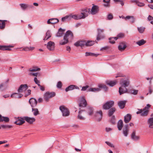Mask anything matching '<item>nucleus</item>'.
Wrapping results in <instances>:
<instances>
[{"instance_id":"nucleus-1","label":"nucleus","mask_w":153,"mask_h":153,"mask_svg":"<svg viewBox=\"0 0 153 153\" xmlns=\"http://www.w3.org/2000/svg\"><path fill=\"white\" fill-rule=\"evenodd\" d=\"M120 84L121 86L119 88V92L120 95L127 93L128 89L127 87L130 84L129 78L128 76L122 77L120 79Z\"/></svg>"},{"instance_id":"nucleus-2","label":"nucleus","mask_w":153,"mask_h":153,"mask_svg":"<svg viewBox=\"0 0 153 153\" xmlns=\"http://www.w3.org/2000/svg\"><path fill=\"white\" fill-rule=\"evenodd\" d=\"M73 37V33L70 30L67 31L64 37V39L59 42L60 45H64L68 42L69 40H71L72 39Z\"/></svg>"},{"instance_id":"nucleus-3","label":"nucleus","mask_w":153,"mask_h":153,"mask_svg":"<svg viewBox=\"0 0 153 153\" xmlns=\"http://www.w3.org/2000/svg\"><path fill=\"white\" fill-rule=\"evenodd\" d=\"M82 12L78 15H73L70 14L71 19L72 18L75 20H79L81 19H84L88 16V11L86 9H84L82 10Z\"/></svg>"},{"instance_id":"nucleus-4","label":"nucleus","mask_w":153,"mask_h":153,"mask_svg":"<svg viewBox=\"0 0 153 153\" xmlns=\"http://www.w3.org/2000/svg\"><path fill=\"white\" fill-rule=\"evenodd\" d=\"M150 105L149 104H147V106L145 107L143 110L142 109H139V111L136 112L137 114H140L142 116H147L148 112V108L150 107Z\"/></svg>"},{"instance_id":"nucleus-5","label":"nucleus","mask_w":153,"mask_h":153,"mask_svg":"<svg viewBox=\"0 0 153 153\" xmlns=\"http://www.w3.org/2000/svg\"><path fill=\"white\" fill-rule=\"evenodd\" d=\"M99 88H91L88 89V91H91L93 92H99L100 91V88H103L105 90L107 89V88L106 86L104 85L101 84L98 85Z\"/></svg>"},{"instance_id":"nucleus-6","label":"nucleus","mask_w":153,"mask_h":153,"mask_svg":"<svg viewBox=\"0 0 153 153\" xmlns=\"http://www.w3.org/2000/svg\"><path fill=\"white\" fill-rule=\"evenodd\" d=\"M93 6L90 10V9H88V11L92 15H94L97 14L99 10V8L98 6L95 5L94 4H92Z\"/></svg>"},{"instance_id":"nucleus-7","label":"nucleus","mask_w":153,"mask_h":153,"mask_svg":"<svg viewBox=\"0 0 153 153\" xmlns=\"http://www.w3.org/2000/svg\"><path fill=\"white\" fill-rule=\"evenodd\" d=\"M55 95L56 94L54 92H45L44 94V99L46 101L48 102L50 98L54 97Z\"/></svg>"},{"instance_id":"nucleus-8","label":"nucleus","mask_w":153,"mask_h":153,"mask_svg":"<svg viewBox=\"0 0 153 153\" xmlns=\"http://www.w3.org/2000/svg\"><path fill=\"white\" fill-rule=\"evenodd\" d=\"M114 102L113 101H107L103 105L102 108L105 110L109 109L114 105Z\"/></svg>"},{"instance_id":"nucleus-9","label":"nucleus","mask_w":153,"mask_h":153,"mask_svg":"<svg viewBox=\"0 0 153 153\" xmlns=\"http://www.w3.org/2000/svg\"><path fill=\"white\" fill-rule=\"evenodd\" d=\"M59 109L61 111L63 116H68L69 115L70 113L68 109L64 106H61Z\"/></svg>"},{"instance_id":"nucleus-10","label":"nucleus","mask_w":153,"mask_h":153,"mask_svg":"<svg viewBox=\"0 0 153 153\" xmlns=\"http://www.w3.org/2000/svg\"><path fill=\"white\" fill-rule=\"evenodd\" d=\"M85 111L83 110H79L78 112V114L77 116V119L80 120H84L85 119Z\"/></svg>"},{"instance_id":"nucleus-11","label":"nucleus","mask_w":153,"mask_h":153,"mask_svg":"<svg viewBox=\"0 0 153 153\" xmlns=\"http://www.w3.org/2000/svg\"><path fill=\"white\" fill-rule=\"evenodd\" d=\"M97 31L98 33L97 37V40L99 41L101 39L104 38V36L102 34V33L104 32V30L103 29H98Z\"/></svg>"},{"instance_id":"nucleus-12","label":"nucleus","mask_w":153,"mask_h":153,"mask_svg":"<svg viewBox=\"0 0 153 153\" xmlns=\"http://www.w3.org/2000/svg\"><path fill=\"white\" fill-rule=\"evenodd\" d=\"M87 105V102L83 97L80 98L79 106L81 107H85Z\"/></svg>"},{"instance_id":"nucleus-13","label":"nucleus","mask_w":153,"mask_h":153,"mask_svg":"<svg viewBox=\"0 0 153 153\" xmlns=\"http://www.w3.org/2000/svg\"><path fill=\"white\" fill-rule=\"evenodd\" d=\"M28 88L27 85V84H22L20 85L18 89V92L21 93L23 91H25Z\"/></svg>"},{"instance_id":"nucleus-14","label":"nucleus","mask_w":153,"mask_h":153,"mask_svg":"<svg viewBox=\"0 0 153 153\" xmlns=\"http://www.w3.org/2000/svg\"><path fill=\"white\" fill-rule=\"evenodd\" d=\"M47 48L50 51L53 50L54 49V43L52 41L48 42L47 45Z\"/></svg>"},{"instance_id":"nucleus-15","label":"nucleus","mask_w":153,"mask_h":153,"mask_svg":"<svg viewBox=\"0 0 153 153\" xmlns=\"http://www.w3.org/2000/svg\"><path fill=\"white\" fill-rule=\"evenodd\" d=\"M29 102L31 107H33L36 105L37 102L36 99L32 98L29 100Z\"/></svg>"},{"instance_id":"nucleus-16","label":"nucleus","mask_w":153,"mask_h":153,"mask_svg":"<svg viewBox=\"0 0 153 153\" xmlns=\"http://www.w3.org/2000/svg\"><path fill=\"white\" fill-rule=\"evenodd\" d=\"M59 22V20L56 18H51L48 20L47 23L48 24H56Z\"/></svg>"},{"instance_id":"nucleus-17","label":"nucleus","mask_w":153,"mask_h":153,"mask_svg":"<svg viewBox=\"0 0 153 153\" xmlns=\"http://www.w3.org/2000/svg\"><path fill=\"white\" fill-rule=\"evenodd\" d=\"M86 41H81L77 42L74 43V45L76 46H80L81 47L86 46Z\"/></svg>"},{"instance_id":"nucleus-18","label":"nucleus","mask_w":153,"mask_h":153,"mask_svg":"<svg viewBox=\"0 0 153 153\" xmlns=\"http://www.w3.org/2000/svg\"><path fill=\"white\" fill-rule=\"evenodd\" d=\"M24 120L30 124L32 123L35 121V119L34 117H24Z\"/></svg>"},{"instance_id":"nucleus-19","label":"nucleus","mask_w":153,"mask_h":153,"mask_svg":"<svg viewBox=\"0 0 153 153\" xmlns=\"http://www.w3.org/2000/svg\"><path fill=\"white\" fill-rule=\"evenodd\" d=\"M23 95L22 94L18 92V93H14L12 94L10 97L11 98H21Z\"/></svg>"},{"instance_id":"nucleus-20","label":"nucleus","mask_w":153,"mask_h":153,"mask_svg":"<svg viewBox=\"0 0 153 153\" xmlns=\"http://www.w3.org/2000/svg\"><path fill=\"white\" fill-rule=\"evenodd\" d=\"M96 117L98 121H100L102 117V111L101 110L97 111L96 114Z\"/></svg>"},{"instance_id":"nucleus-21","label":"nucleus","mask_w":153,"mask_h":153,"mask_svg":"<svg viewBox=\"0 0 153 153\" xmlns=\"http://www.w3.org/2000/svg\"><path fill=\"white\" fill-rule=\"evenodd\" d=\"M131 118V115L130 114H127L124 117V122L127 123L129 122Z\"/></svg>"},{"instance_id":"nucleus-22","label":"nucleus","mask_w":153,"mask_h":153,"mask_svg":"<svg viewBox=\"0 0 153 153\" xmlns=\"http://www.w3.org/2000/svg\"><path fill=\"white\" fill-rule=\"evenodd\" d=\"M129 130L128 125H125L123 129V133L125 137H127L128 134Z\"/></svg>"},{"instance_id":"nucleus-23","label":"nucleus","mask_w":153,"mask_h":153,"mask_svg":"<svg viewBox=\"0 0 153 153\" xmlns=\"http://www.w3.org/2000/svg\"><path fill=\"white\" fill-rule=\"evenodd\" d=\"M24 119L22 118L18 117L16 121L14 122V123L19 125H21L25 122Z\"/></svg>"},{"instance_id":"nucleus-24","label":"nucleus","mask_w":153,"mask_h":153,"mask_svg":"<svg viewBox=\"0 0 153 153\" xmlns=\"http://www.w3.org/2000/svg\"><path fill=\"white\" fill-rule=\"evenodd\" d=\"M126 45L125 43L122 42L120 44L118 47V49L120 51H123L126 48Z\"/></svg>"},{"instance_id":"nucleus-25","label":"nucleus","mask_w":153,"mask_h":153,"mask_svg":"<svg viewBox=\"0 0 153 153\" xmlns=\"http://www.w3.org/2000/svg\"><path fill=\"white\" fill-rule=\"evenodd\" d=\"M106 83L109 86L113 87L116 84L117 81L116 80L110 81L107 80L106 81Z\"/></svg>"},{"instance_id":"nucleus-26","label":"nucleus","mask_w":153,"mask_h":153,"mask_svg":"<svg viewBox=\"0 0 153 153\" xmlns=\"http://www.w3.org/2000/svg\"><path fill=\"white\" fill-rule=\"evenodd\" d=\"M131 138L133 140L135 141H137L138 140L140 139V137L138 136H136L135 135V131H134L132 133L131 136Z\"/></svg>"},{"instance_id":"nucleus-27","label":"nucleus","mask_w":153,"mask_h":153,"mask_svg":"<svg viewBox=\"0 0 153 153\" xmlns=\"http://www.w3.org/2000/svg\"><path fill=\"white\" fill-rule=\"evenodd\" d=\"M78 88V87H77L76 86L74 85H71L65 89V90L66 92H68L69 91L72 90L74 89H77Z\"/></svg>"},{"instance_id":"nucleus-28","label":"nucleus","mask_w":153,"mask_h":153,"mask_svg":"<svg viewBox=\"0 0 153 153\" xmlns=\"http://www.w3.org/2000/svg\"><path fill=\"white\" fill-rule=\"evenodd\" d=\"M65 30L62 29L61 28H60L58 30L56 36L58 37H61L63 34Z\"/></svg>"},{"instance_id":"nucleus-29","label":"nucleus","mask_w":153,"mask_h":153,"mask_svg":"<svg viewBox=\"0 0 153 153\" xmlns=\"http://www.w3.org/2000/svg\"><path fill=\"white\" fill-rule=\"evenodd\" d=\"M123 127V121L122 120H119L117 124V128L119 130H121Z\"/></svg>"},{"instance_id":"nucleus-30","label":"nucleus","mask_w":153,"mask_h":153,"mask_svg":"<svg viewBox=\"0 0 153 153\" xmlns=\"http://www.w3.org/2000/svg\"><path fill=\"white\" fill-rule=\"evenodd\" d=\"M126 101H120L118 102V105L120 108L122 109L125 107Z\"/></svg>"},{"instance_id":"nucleus-31","label":"nucleus","mask_w":153,"mask_h":153,"mask_svg":"<svg viewBox=\"0 0 153 153\" xmlns=\"http://www.w3.org/2000/svg\"><path fill=\"white\" fill-rule=\"evenodd\" d=\"M51 36V34L50 30H48L46 33V36L44 39V40H46Z\"/></svg>"},{"instance_id":"nucleus-32","label":"nucleus","mask_w":153,"mask_h":153,"mask_svg":"<svg viewBox=\"0 0 153 153\" xmlns=\"http://www.w3.org/2000/svg\"><path fill=\"white\" fill-rule=\"evenodd\" d=\"M71 20L70 14L65 16L64 17H62L61 19V20L63 22H64L66 20L70 21Z\"/></svg>"},{"instance_id":"nucleus-33","label":"nucleus","mask_w":153,"mask_h":153,"mask_svg":"<svg viewBox=\"0 0 153 153\" xmlns=\"http://www.w3.org/2000/svg\"><path fill=\"white\" fill-rule=\"evenodd\" d=\"M0 21L1 22H0V29H4L5 26V22L6 21V20H0Z\"/></svg>"},{"instance_id":"nucleus-34","label":"nucleus","mask_w":153,"mask_h":153,"mask_svg":"<svg viewBox=\"0 0 153 153\" xmlns=\"http://www.w3.org/2000/svg\"><path fill=\"white\" fill-rule=\"evenodd\" d=\"M146 42L143 39H141L136 42V43L138 45L140 46L146 43Z\"/></svg>"},{"instance_id":"nucleus-35","label":"nucleus","mask_w":153,"mask_h":153,"mask_svg":"<svg viewBox=\"0 0 153 153\" xmlns=\"http://www.w3.org/2000/svg\"><path fill=\"white\" fill-rule=\"evenodd\" d=\"M95 41L88 40L86 41V46H90L93 45L94 44Z\"/></svg>"},{"instance_id":"nucleus-36","label":"nucleus","mask_w":153,"mask_h":153,"mask_svg":"<svg viewBox=\"0 0 153 153\" xmlns=\"http://www.w3.org/2000/svg\"><path fill=\"white\" fill-rule=\"evenodd\" d=\"M110 0H103V2L105 3L103 6L105 7H108L110 6Z\"/></svg>"},{"instance_id":"nucleus-37","label":"nucleus","mask_w":153,"mask_h":153,"mask_svg":"<svg viewBox=\"0 0 153 153\" xmlns=\"http://www.w3.org/2000/svg\"><path fill=\"white\" fill-rule=\"evenodd\" d=\"M115 111L116 109L115 108H112L110 109L108 111V115L109 116H111L115 112Z\"/></svg>"},{"instance_id":"nucleus-38","label":"nucleus","mask_w":153,"mask_h":153,"mask_svg":"<svg viewBox=\"0 0 153 153\" xmlns=\"http://www.w3.org/2000/svg\"><path fill=\"white\" fill-rule=\"evenodd\" d=\"M32 112L34 116H37L39 114V111L37 108H32Z\"/></svg>"},{"instance_id":"nucleus-39","label":"nucleus","mask_w":153,"mask_h":153,"mask_svg":"<svg viewBox=\"0 0 153 153\" xmlns=\"http://www.w3.org/2000/svg\"><path fill=\"white\" fill-rule=\"evenodd\" d=\"M117 39V37H111L109 38V42L112 44L115 43L114 40H116Z\"/></svg>"},{"instance_id":"nucleus-40","label":"nucleus","mask_w":153,"mask_h":153,"mask_svg":"<svg viewBox=\"0 0 153 153\" xmlns=\"http://www.w3.org/2000/svg\"><path fill=\"white\" fill-rule=\"evenodd\" d=\"M87 111L89 115H92L93 114V108L92 107H89L88 108Z\"/></svg>"},{"instance_id":"nucleus-41","label":"nucleus","mask_w":153,"mask_h":153,"mask_svg":"<svg viewBox=\"0 0 153 153\" xmlns=\"http://www.w3.org/2000/svg\"><path fill=\"white\" fill-rule=\"evenodd\" d=\"M0 50L4 51L10 50V49L8 47L5 46L0 45Z\"/></svg>"},{"instance_id":"nucleus-42","label":"nucleus","mask_w":153,"mask_h":153,"mask_svg":"<svg viewBox=\"0 0 153 153\" xmlns=\"http://www.w3.org/2000/svg\"><path fill=\"white\" fill-rule=\"evenodd\" d=\"M40 69L36 67H34L33 68H30L29 71H36L40 70Z\"/></svg>"},{"instance_id":"nucleus-43","label":"nucleus","mask_w":153,"mask_h":153,"mask_svg":"<svg viewBox=\"0 0 153 153\" xmlns=\"http://www.w3.org/2000/svg\"><path fill=\"white\" fill-rule=\"evenodd\" d=\"M98 55L97 54H95L94 53H91V52H86L85 53L86 56H97Z\"/></svg>"},{"instance_id":"nucleus-44","label":"nucleus","mask_w":153,"mask_h":153,"mask_svg":"<svg viewBox=\"0 0 153 153\" xmlns=\"http://www.w3.org/2000/svg\"><path fill=\"white\" fill-rule=\"evenodd\" d=\"M132 19V23H134L135 22V19L133 16H126L125 17L126 20L127 19Z\"/></svg>"},{"instance_id":"nucleus-45","label":"nucleus","mask_w":153,"mask_h":153,"mask_svg":"<svg viewBox=\"0 0 153 153\" xmlns=\"http://www.w3.org/2000/svg\"><path fill=\"white\" fill-rule=\"evenodd\" d=\"M145 29V27H137L138 30L140 33H143L144 32Z\"/></svg>"},{"instance_id":"nucleus-46","label":"nucleus","mask_w":153,"mask_h":153,"mask_svg":"<svg viewBox=\"0 0 153 153\" xmlns=\"http://www.w3.org/2000/svg\"><path fill=\"white\" fill-rule=\"evenodd\" d=\"M130 93L133 95H136L137 94L138 90L135 89L131 90L130 91Z\"/></svg>"},{"instance_id":"nucleus-47","label":"nucleus","mask_w":153,"mask_h":153,"mask_svg":"<svg viewBox=\"0 0 153 153\" xmlns=\"http://www.w3.org/2000/svg\"><path fill=\"white\" fill-rule=\"evenodd\" d=\"M124 34L123 33H120L118 34L117 37V38L118 39H121L124 37Z\"/></svg>"},{"instance_id":"nucleus-48","label":"nucleus","mask_w":153,"mask_h":153,"mask_svg":"<svg viewBox=\"0 0 153 153\" xmlns=\"http://www.w3.org/2000/svg\"><path fill=\"white\" fill-rule=\"evenodd\" d=\"M110 122L112 124H114L115 123V117L114 116H112L110 120Z\"/></svg>"},{"instance_id":"nucleus-49","label":"nucleus","mask_w":153,"mask_h":153,"mask_svg":"<svg viewBox=\"0 0 153 153\" xmlns=\"http://www.w3.org/2000/svg\"><path fill=\"white\" fill-rule=\"evenodd\" d=\"M136 1V4L139 7H143L145 5L144 3L140 2L138 0Z\"/></svg>"},{"instance_id":"nucleus-50","label":"nucleus","mask_w":153,"mask_h":153,"mask_svg":"<svg viewBox=\"0 0 153 153\" xmlns=\"http://www.w3.org/2000/svg\"><path fill=\"white\" fill-rule=\"evenodd\" d=\"M1 122L4 121L6 122H8L9 121V119L7 117H2V120H1Z\"/></svg>"},{"instance_id":"nucleus-51","label":"nucleus","mask_w":153,"mask_h":153,"mask_svg":"<svg viewBox=\"0 0 153 153\" xmlns=\"http://www.w3.org/2000/svg\"><path fill=\"white\" fill-rule=\"evenodd\" d=\"M20 5L21 8L23 10H25L26 8L27 7V5L24 4H20Z\"/></svg>"},{"instance_id":"nucleus-52","label":"nucleus","mask_w":153,"mask_h":153,"mask_svg":"<svg viewBox=\"0 0 153 153\" xmlns=\"http://www.w3.org/2000/svg\"><path fill=\"white\" fill-rule=\"evenodd\" d=\"M105 143L107 145H108V146H110L111 147H113V148H114V146L113 145V144L109 142H108V141H106L105 142Z\"/></svg>"},{"instance_id":"nucleus-53","label":"nucleus","mask_w":153,"mask_h":153,"mask_svg":"<svg viewBox=\"0 0 153 153\" xmlns=\"http://www.w3.org/2000/svg\"><path fill=\"white\" fill-rule=\"evenodd\" d=\"M34 81L36 84H37L38 86V85H40L39 81L37 79L36 77H35L34 78Z\"/></svg>"},{"instance_id":"nucleus-54","label":"nucleus","mask_w":153,"mask_h":153,"mask_svg":"<svg viewBox=\"0 0 153 153\" xmlns=\"http://www.w3.org/2000/svg\"><path fill=\"white\" fill-rule=\"evenodd\" d=\"M113 129L111 128L106 127L105 128V131L107 132H109L111 131Z\"/></svg>"},{"instance_id":"nucleus-55","label":"nucleus","mask_w":153,"mask_h":153,"mask_svg":"<svg viewBox=\"0 0 153 153\" xmlns=\"http://www.w3.org/2000/svg\"><path fill=\"white\" fill-rule=\"evenodd\" d=\"M38 86L39 87L40 89L42 91H44L45 90V88L44 87L41 85H38Z\"/></svg>"},{"instance_id":"nucleus-56","label":"nucleus","mask_w":153,"mask_h":153,"mask_svg":"<svg viewBox=\"0 0 153 153\" xmlns=\"http://www.w3.org/2000/svg\"><path fill=\"white\" fill-rule=\"evenodd\" d=\"M148 122L149 124H153V117L149 118L148 120Z\"/></svg>"},{"instance_id":"nucleus-57","label":"nucleus","mask_w":153,"mask_h":153,"mask_svg":"<svg viewBox=\"0 0 153 153\" xmlns=\"http://www.w3.org/2000/svg\"><path fill=\"white\" fill-rule=\"evenodd\" d=\"M62 86V83L60 81L59 82L57 85V87L58 88H60Z\"/></svg>"},{"instance_id":"nucleus-58","label":"nucleus","mask_w":153,"mask_h":153,"mask_svg":"<svg viewBox=\"0 0 153 153\" xmlns=\"http://www.w3.org/2000/svg\"><path fill=\"white\" fill-rule=\"evenodd\" d=\"M88 87L89 86L88 85H86L85 86L82 87L81 90L82 91H85Z\"/></svg>"},{"instance_id":"nucleus-59","label":"nucleus","mask_w":153,"mask_h":153,"mask_svg":"<svg viewBox=\"0 0 153 153\" xmlns=\"http://www.w3.org/2000/svg\"><path fill=\"white\" fill-rule=\"evenodd\" d=\"M124 76L121 73H118L117 75L115 77L117 78L119 77H124Z\"/></svg>"},{"instance_id":"nucleus-60","label":"nucleus","mask_w":153,"mask_h":153,"mask_svg":"<svg viewBox=\"0 0 153 153\" xmlns=\"http://www.w3.org/2000/svg\"><path fill=\"white\" fill-rule=\"evenodd\" d=\"M22 50L26 51H30L29 47H27L24 48L22 49Z\"/></svg>"},{"instance_id":"nucleus-61","label":"nucleus","mask_w":153,"mask_h":153,"mask_svg":"<svg viewBox=\"0 0 153 153\" xmlns=\"http://www.w3.org/2000/svg\"><path fill=\"white\" fill-rule=\"evenodd\" d=\"M153 77H151L150 78H149V77L146 78V79L147 80H149V83L150 84H151L152 83V80L153 79Z\"/></svg>"},{"instance_id":"nucleus-62","label":"nucleus","mask_w":153,"mask_h":153,"mask_svg":"<svg viewBox=\"0 0 153 153\" xmlns=\"http://www.w3.org/2000/svg\"><path fill=\"white\" fill-rule=\"evenodd\" d=\"M113 18V15L111 14H109L108 16V19L109 20H111Z\"/></svg>"},{"instance_id":"nucleus-63","label":"nucleus","mask_w":153,"mask_h":153,"mask_svg":"<svg viewBox=\"0 0 153 153\" xmlns=\"http://www.w3.org/2000/svg\"><path fill=\"white\" fill-rule=\"evenodd\" d=\"M148 89L149 94H151L153 92V90L151 86H149L148 88Z\"/></svg>"},{"instance_id":"nucleus-64","label":"nucleus","mask_w":153,"mask_h":153,"mask_svg":"<svg viewBox=\"0 0 153 153\" xmlns=\"http://www.w3.org/2000/svg\"><path fill=\"white\" fill-rule=\"evenodd\" d=\"M108 48V46H105L104 47H103L101 48L100 49V51H103L104 50H105L106 49H107Z\"/></svg>"}]
</instances>
